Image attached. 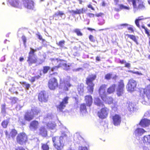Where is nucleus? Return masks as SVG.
<instances>
[{
  "label": "nucleus",
  "instance_id": "obj_1",
  "mask_svg": "<svg viewBox=\"0 0 150 150\" xmlns=\"http://www.w3.org/2000/svg\"><path fill=\"white\" fill-rule=\"evenodd\" d=\"M124 84L123 81H120L117 85L113 84L107 90V92L109 94L113 93L116 89V93L118 96H122L124 92Z\"/></svg>",
  "mask_w": 150,
  "mask_h": 150
},
{
  "label": "nucleus",
  "instance_id": "obj_2",
  "mask_svg": "<svg viewBox=\"0 0 150 150\" xmlns=\"http://www.w3.org/2000/svg\"><path fill=\"white\" fill-rule=\"evenodd\" d=\"M63 136L55 137L52 138V141L54 147L58 150H61L64 145V140Z\"/></svg>",
  "mask_w": 150,
  "mask_h": 150
},
{
  "label": "nucleus",
  "instance_id": "obj_3",
  "mask_svg": "<svg viewBox=\"0 0 150 150\" xmlns=\"http://www.w3.org/2000/svg\"><path fill=\"white\" fill-rule=\"evenodd\" d=\"M128 1L132 2L134 13L138 9L143 10L145 8L144 0H128Z\"/></svg>",
  "mask_w": 150,
  "mask_h": 150
},
{
  "label": "nucleus",
  "instance_id": "obj_4",
  "mask_svg": "<svg viewBox=\"0 0 150 150\" xmlns=\"http://www.w3.org/2000/svg\"><path fill=\"white\" fill-rule=\"evenodd\" d=\"M96 75H91L88 76L86 78V83L88 86L87 88L88 91L90 93H92L93 92L94 84L93 82L96 79Z\"/></svg>",
  "mask_w": 150,
  "mask_h": 150
},
{
  "label": "nucleus",
  "instance_id": "obj_5",
  "mask_svg": "<svg viewBox=\"0 0 150 150\" xmlns=\"http://www.w3.org/2000/svg\"><path fill=\"white\" fill-rule=\"evenodd\" d=\"M63 61H61L58 60L57 59H53L52 60V62L53 64H56V63H57L59 64L58 67L55 66L51 69L52 71H53L55 70H56L58 67H62L65 70H68L70 68V66L69 65H67L65 63H64Z\"/></svg>",
  "mask_w": 150,
  "mask_h": 150
},
{
  "label": "nucleus",
  "instance_id": "obj_6",
  "mask_svg": "<svg viewBox=\"0 0 150 150\" xmlns=\"http://www.w3.org/2000/svg\"><path fill=\"white\" fill-rule=\"evenodd\" d=\"M71 86L68 81H60L59 89L61 92H64L68 90V88Z\"/></svg>",
  "mask_w": 150,
  "mask_h": 150
},
{
  "label": "nucleus",
  "instance_id": "obj_7",
  "mask_svg": "<svg viewBox=\"0 0 150 150\" xmlns=\"http://www.w3.org/2000/svg\"><path fill=\"white\" fill-rule=\"evenodd\" d=\"M27 137L23 133L19 134L16 138L17 142L21 145L27 142Z\"/></svg>",
  "mask_w": 150,
  "mask_h": 150
},
{
  "label": "nucleus",
  "instance_id": "obj_8",
  "mask_svg": "<svg viewBox=\"0 0 150 150\" xmlns=\"http://www.w3.org/2000/svg\"><path fill=\"white\" fill-rule=\"evenodd\" d=\"M58 86V84L57 81L55 78H52L49 81L48 86L50 90H54Z\"/></svg>",
  "mask_w": 150,
  "mask_h": 150
},
{
  "label": "nucleus",
  "instance_id": "obj_9",
  "mask_svg": "<svg viewBox=\"0 0 150 150\" xmlns=\"http://www.w3.org/2000/svg\"><path fill=\"white\" fill-rule=\"evenodd\" d=\"M109 112V110L106 108H104L98 112V115L100 118L104 119L107 117Z\"/></svg>",
  "mask_w": 150,
  "mask_h": 150
},
{
  "label": "nucleus",
  "instance_id": "obj_10",
  "mask_svg": "<svg viewBox=\"0 0 150 150\" xmlns=\"http://www.w3.org/2000/svg\"><path fill=\"white\" fill-rule=\"evenodd\" d=\"M136 81L132 79L130 80L127 86V90L130 92L134 91L136 88Z\"/></svg>",
  "mask_w": 150,
  "mask_h": 150
},
{
  "label": "nucleus",
  "instance_id": "obj_11",
  "mask_svg": "<svg viewBox=\"0 0 150 150\" xmlns=\"http://www.w3.org/2000/svg\"><path fill=\"white\" fill-rule=\"evenodd\" d=\"M23 4L25 8L28 9H33L34 6L33 2L30 0H23Z\"/></svg>",
  "mask_w": 150,
  "mask_h": 150
},
{
  "label": "nucleus",
  "instance_id": "obj_12",
  "mask_svg": "<svg viewBox=\"0 0 150 150\" xmlns=\"http://www.w3.org/2000/svg\"><path fill=\"white\" fill-rule=\"evenodd\" d=\"M69 98L67 97L64 98L62 101L60 103V104L57 105L58 109H59L60 111H62V110L65 108L66 105L68 103V101Z\"/></svg>",
  "mask_w": 150,
  "mask_h": 150
},
{
  "label": "nucleus",
  "instance_id": "obj_13",
  "mask_svg": "<svg viewBox=\"0 0 150 150\" xmlns=\"http://www.w3.org/2000/svg\"><path fill=\"white\" fill-rule=\"evenodd\" d=\"M9 4L12 6L21 9L22 6L19 0H8Z\"/></svg>",
  "mask_w": 150,
  "mask_h": 150
},
{
  "label": "nucleus",
  "instance_id": "obj_14",
  "mask_svg": "<svg viewBox=\"0 0 150 150\" xmlns=\"http://www.w3.org/2000/svg\"><path fill=\"white\" fill-rule=\"evenodd\" d=\"M106 85H103L101 86L99 89V93L100 97L103 100H104L106 96L105 89Z\"/></svg>",
  "mask_w": 150,
  "mask_h": 150
},
{
  "label": "nucleus",
  "instance_id": "obj_15",
  "mask_svg": "<svg viewBox=\"0 0 150 150\" xmlns=\"http://www.w3.org/2000/svg\"><path fill=\"white\" fill-rule=\"evenodd\" d=\"M112 122L115 126H117L120 125L121 122V117L120 115L115 114L112 116Z\"/></svg>",
  "mask_w": 150,
  "mask_h": 150
},
{
  "label": "nucleus",
  "instance_id": "obj_16",
  "mask_svg": "<svg viewBox=\"0 0 150 150\" xmlns=\"http://www.w3.org/2000/svg\"><path fill=\"white\" fill-rule=\"evenodd\" d=\"M48 96L45 93L41 92L38 96V99L41 102H46L47 100Z\"/></svg>",
  "mask_w": 150,
  "mask_h": 150
},
{
  "label": "nucleus",
  "instance_id": "obj_17",
  "mask_svg": "<svg viewBox=\"0 0 150 150\" xmlns=\"http://www.w3.org/2000/svg\"><path fill=\"white\" fill-rule=\"evenodd\" d=\"M139 125L144 127H147L150 125V120L146 118L142 119L140 121Z\"/></svg>",
  "mask_w": 150,
  "mask_h": 150
},
{
  "label": "nucleus",
  "instance_id": "obj_18",
  "mask_svg": "<svg viewBox=\"0 0 150 150\" xmlns=\"http://www.w3.org/2000/svg\"><path fill=\"white\" fill-rule=\"evenodd\" d=\"M59 16H60L61 18H63V19H64L65 18V15L63 12L58 11L53 15V18L55 20H57L59 19Z\"/></svg>",
  "mask_w": 150,
  "mask_h": 150
},
{
  "label": "nucleus",
  "instance_id": "obj_19",
  "mask_svg": "<svg viewBox=\"0 0 150 150\" xmlns=\"http://www.w3.org/2000/svg\"><path fill=\"white\" fill-rule=\"evenodd\" d=\"M146 132L144 129L141 128H137L134 132V134L136 137L142 136L144 133Z\"/></svg>",
  "mask_w": 150,
  "mask_h": 150
},
{
  "label": "nucleus",
  "instance_id": "obj_20",
  "mask_svg": "<svg viewBox=\"0 0 150 150\" xmlns=\"http://www.w3.org/2000/svg\"><path fill=\"white\" fill-rule=\"evenodd\" d=\"M34 117L33 115L32 112L30 111H28L25 113L24 118L26 120L29 121L32 120Z\"/></svg>",
  "mask_w": 150,
  "mask_h": 150
},
{
  "label": "nucleus",
  "instance_id": "obj_21",
  "mask_svg": "<svg viewBox=\"0 0 150 150\" xmlns=\"http://www.w3.org/2000/svg\"><path fill=\"white\" fill-rule=\"evenodd\" d=\"M38 122L36 121H33L30 123V128L32 130H36L38 127Z\"/></svg>",
  "mask_w": 150,
  "mask_h": 150
},
{
  "label": "nucleus",
  "instance_id": "obj_22",
  "mask_svg": "<svg viewBox=\"0 0 150 150\" xmlns=\"http://www.w3.org/2000/svg\"><path fill=\"white\" fill-rule=\"evenodd\" d=\"M5 133L6 136L8 138H9L10 136L13 138L15 137L17 134V131L14 129L11 130L9 135L8 134V132L6 130L5 131Z\"/></svg>",
  "mask_w": 150,
  "mask_h": 150
},
{
  "label": "nucleus",
  "instance_id": "obj_23",
  "mask_svg": "<svg viewBox=\"0 0 150 150\" xmlns=\"http://www.w3.org/2000/svg\"><path fill=\"white\" fill-rule=\"evenodd\" d=\"M142 141L144 145H149L150 144V135L144 136Z\"/></svg>",
  "mask_w": 150,
  "mask_h": 150
},
{
  "label": "nucleus",
  "instance_id": "obj_24",
  "mask_svg": "<svg viewBox=\"0 0 150 150\" xmlns=\"http://www.w3.org/2000/svg\"><path fill=\"white\" fill-rule=\"evenodd\" d=\"M85 100L88 106H90L92 103V98L90 95H87L85 97Z\"/></svg>",
  "mask_w": 150,
  "mask_h": 150
},
{
  "label": "nucleus",
  "instance_id": "obj_25",
  "mask_svg": "<svg viewBox=\"0 0 150 150\" xmlns=\"http://www.w3.org/2000/svg\"><path fill=\"white\" fill-rule=\"evenodd\" d=\"M27 61L29 64L31 65L32 64L36 63L38 60L35 56H33L28 57Z\"/></svg>",
  "mask_w": 150,
  "mask_h": 150
},
{
  "label": "nucleus",
  "instance_id": "obj_26",
  "mask_svg": "<svg viewBox=\"0 0 150 150\" xmlns=\"http://www.w3.org/2000/svg\"><path fill=\"white\" fill-rule=\"evenodd\" d=\"M143 91L147 98H150V85L148 86L145 89H144Z\"/></svg>",
  "mask_w": 150,
  "mask_h": 150
},
{
  "label": "nucleus",
  "instance_id": "obj_27",
  "mask_svg": "<svg viewBox=\"0 0 150 150\" xmlns=\"http://www.w3.org/2000/svg\"><path fill=\"white\" fill-rule=\"evenodd\" d=\"M94 103L95 105L103 107L104 106L103 103L98 98H95Z\"/></svg>",
  "mask_w": 150,
  "mask_h": 150
},
{
  "label": "nucleus",
  "instance_id": "obj_28",
  "mask_svg": "<svg viewBox=\"0 0 150 150\" xmlns=\"http://www.w3.org/2000/svg\"><path fill=\"white\" fill-rule=\"evenodd\" d=\"M39 133L43 137H46L47 135V131L44 127H41L39 129Z\"/></svg>",
  "mask_w": 150,
  "mask_h": 150
},
{
  "label": "nucleus",
  "instance_id": "obj_29",
  "mask_svg": "<svg viewBox=\"0 0 150 150\" xmlns=\"http://www.w3.org/2000/svg\"><path fill=\"white\" fill-rule=\"evenodd\" d=\"M84 85L83 84H81L80 85L78 86L77 90L79 93L81 95H83V92Z\"/></svg>",
  "mask_w": 150,
  "mask_h": 150
},
{
  "label": "nucleus",
  "instance_id": "obj_30",
  "mask_svg": "<svg viewBox=\"0 0 150 150\" xmlns=\"http://www.w3.org/2000/svg\"><path fill=\"white\" fill-rule=\"evenodd\" d=\"M30 112L33 115L34 117V115H38L40 112V110L38 108L34 107L31 109V111Z\"/></svg>",
  "mask_w": 150,
  "mask_h": 150
},
{
  "label": "nucleus",
  "instance_id": "obj_31",
  "mask_svg": "<svg viewBox=\"0 0 150 150\" xmlns=\"http://www.w3.org/2000/svg\"><path fill=\"white\" fill-rule=\"evenodd\" d=\"M103 100L105 101L106 103H108L109 104H111L113 103V98L111 97H106V96L104 100Z\"/></svg>",
  "mask_w": 150,
  "mask_h": 150
},
{
  "label": "nucleus",
  "instance_id": "obj_32",
  "mask_svg": "<svg viewBox=\"0 0 150 150\" xmlns=\"http://www.w3.org/2000/svg\"><path fill=\"white\" fill-rule=\"evenodd\" d=\"M80 110L82 114L85 113L87 112V110L85 104H82L81 105Z\"/></svg>",
  "mask_w": 150,
  "mask_h": 150
},
{
  "label": "nucleus",
  "instance_id": "obj_33",
  "mask_svg": "<svg viewBox=\"0 0 150 150\" xmlns=\"http://www.w3.org/2000/svg\"><path fill=\"white\" fill-rule=\"evenodd\" d=\"M47 125L50 129H53L55 128L56 125L54 122H50L47 124Z\"/></svg>",
  "mask_w": 150,
  "mask_h": 150
},
{
  "label": "nucleus",
  "instance_id": "obj_34",
  "mask_svg": "<svg viewBox=\"0 0 150 150\" xmlns=\"http://www.w3.org/2000/svg\"><path fill=\"white\" fill-rule=\"evenodd\" d=\"M126 35L128 36V37L129 38L131 39L133 41H134L138 45V43L137 42V40L136 39V37L132 35H130L129 34H127Z\"/></svg>",
  "mask_w": 150,
  "mask_h": 150
},
{
  "label": "nucleus",
  "instance_id": "obj_35",
  "mask_svg": "<svg viewBox=\"0 0 150 150\" xmlns=\"http://www.w3.org/2000/svg\"><path fill=\"white\" fill-rule=\"evenodd\" d=\"M9 122V120L8 119L4 120L2 123L1 125L4 128H6Z\"/></svg>",
  "mask_w": 150,
  "mask_h": 150
},
{
  "label": "nucleus",
  "instance_id": "obj_36",
  "mask_svg": "<svg viewBox=\"0 0 150 150\" xmlns=\"http://www.w3.org/2000/svg\"><path fill=\"white\" fill-rule=\"evenodd\" d=\"M20 83L23 87L25 88L27 90H28L30 87V85L26 82H20Z\"/></svg>",
  "mask_w": 150,
  "mask_h": 150
},
{
  "label": "nucleus",
  "instance_id": "obj_37",
  "mask_svg": "<svg viewBox=\"0 0 150 150\" xmlns=\"http://www.w3.org/2000/svg\"><path fill=\"white\" fill-rule=\"evenodd\" d=\"M128 109L129 111H134V105L132 103H129L128 104Z\"/></svg>",
  "mask_w": 150,
  "mask_h": 150
},
{
  "label": "nucleus",
  "instance_id": "obj_38",
  "mask_svg": "<svg viewBox=\"0 0 150 150\" xmlns=\"http://www.w3.org/2000/svg\"><path fill=\"white\" fill-rule=\"evenodd\" d=\"M30 51L29 52V56L28 57H33V56H35L34 54V53L37 50L36 49L34 50L31 48H30Z\"/></svg>",
  "mask_w": 150,
  "mask_h": 150
},
{
  "label": "nucleus",
  "instance_id": "obj_39",
  "mask_svg": "<svg viewBox=\"0 0 150 150\" xmlns=\"http://www.w3.org/2000/svg\"><path fill=\"white\" fill-rule=\"evenodd\" d=\"M119 7L121 9H124L126 10H129L130 9L129 6H126L123 4L119 5Z\"/></svg>",
  "mask_w": 150,
  "mask_h": 150
},
{
  "label": "nucleus",
  "instance_id": "obj_40",
  "mask_svg": "<svg viewBox=\"0 0 150 150\" xmlns=\"http://www.w3.org/2000/svg\"><path fill=\"white\" fill-rule=\"evenodd\" d=\"M129 25L127 23L121 24L119 25H117L116 26V27H117V28L119 29H122L125 26H127Z\"/></svg>",
  "mask_w": 150,
  "mask_h": 150
},
{
  "label": "nucleus",
  "instance_id": "obj_41",
  "mask_svg": "<svg viewBox=\"0 0 150 150\" xmlns=\"http://www.w3.org/2000/svg\"><path fill=\"white\" fill-rule=\"evenodd\" d=\"M42 148L43 150H48L49 147L47 144H42Z\"/></svg>",
  "mask_w": 150,
  "mask_h": 150
},
{
  "label": "nucleus",
  "instance_id": "obj_42",
  "mask_svg": "<svg viewBox=\"0 0 150 150\" xmlns=\"http://www.w3.org/2000/svg\"><path fill=\"white\" fill-rule=\"evenodd\" d=\"M74 32L76 33L77 35L78 36H82V33L81 32L80 29H76L74 30Z\"/></svg>",
  "mask_w": 150,
  "mask_h": 150
},
{
  "label": "nucleus",
  "instance_id": "obj_43",
  "mask_svg": "<svg viewBox=\"0 0 150 150\" xmlns=\"http://www.w3.org/2000/svg\"><path fill=\"white\" fill-rule=\"evenodd\" d=\"M50 69V67L48 66H45L44 67L43 73L44 74L46 73L47 71Z\"/></svg>",
  "mask_w": 150,
  "mask_h": 150
},
{
  "label": "nucleus",
  "instance_id": "obj_44",
  "mask_svg": "<svg viewBox=\"0 0 150 150\" xmlns=\"http://www.w3.org/2000/svg\"><path fill=\"white\" fill-rule=\"evenodd\" d=\"M40 77V76L38 75L35 77H32L30 80V81L32 82H33L35 81V79H38Z\"/></svg>",
  "mask_w": 150,
  "mask_h": 150
},
{
  "label": "nucleus",
  "instance_id": "obj_45",
  "mask_svg": "<svg viewBox=\"0 0 150 150\" xmlns=\"http://www.w3.org/2000/svg\"><path fill=\"white\" fill-rule=\"evenodd\" d=\"M86 9L84 8H82L81 9H78V14L83 13L86 12Z\"/></svg>",
  "mask_w": 150,
  "mask_h": 150
},
{
  "label": "nucleus",
  "instance_id": "obj_46",
  "mask_svg": "<svg viewBox=\"0 0 150 150\" xmlns=\"http://www.w3.org/2000/svg\"><path fill=\"white\" fill-rule=\"evenodd\" d=\"M51 118V117L50 116L47 115L46 117L45 116L44 118V122H46L45 121H48L50 120Z\"/></svg>",
  "mask_w": 150,
  "mask_h": 150
},
{
  "label": "nucleus",
  "instance_id": "obj_47",
  "mask_svg": "<svg viewBox=\"0 0 150 150\" xmlns=\"http://www.w3.org/2000/svg\"><path fill=\"white\" fill-rule=\"evenodd\" d=\"M65 41L64 40H62L60 41L59 43L58 44V45L59 46H60L61 47H64V45Z\"/></svg>",
  "mask_w": 150,
  "mask_h": 150
},
{
  "label": "nucleus",
  "instance_id": "obj_48",
  "mask_svg": "<svg viewBox=\"0 0 150 150\" xmlns=\"http://www.w3.org/2000/svg\"><path fill=\"white\" fill-rule=\"evenodd\" d=\"M23 105V102H22L21 103H20V104H18V105L16 107V108L17 109H20V108H22Z\"/></svg>",
  "mask_w": 150,
  "mask_h": 150
},
{
  "label": "nucleus",
  "instance_id": "obj_49",
  "mask_svg": "<svg viewBox=\"0 0 150 150\" xmlns=\"http://www.w3.org/2000/svg\"><path fill=\"white\" fill-rule=\"evenodd\" d=\"M145 30V33L147 34L149 38L150 37V30H149L147 28L144 27L143 28Z\"/></svg>",
  "mask_w": 150,
  "mask_h": 150
},
{
  "label": "nucleus",
  "instance_id": "obj_50",
  "mask_svg": "<svg viewBox=\"0 0 150 150\" xmlns=\"http://www.w3.org/2000/svg\"><path fill=\"white\" fill-rule=\"evenodd\" d=\"M127 29L129 30V32L132 33L134 32V30L132 25H129L127 27Z\"/></svg>",
  "mask_w": 150,
  "mask_h": 150
},
{
  "label": "nucleus",
  "instance_id": "obj_51",
  "mask_svg": "<svg viewBox=\"0 0 150 150\" xmlns=\"http://www.w3.org/2000/svg\"><path fill=\"white\" fill-rule=\"evenodd\" d=\"M130 71L133 74H135L139 76L142 75V73L138 71Z\"/></svg>",
  "mask_w": 150,
  "mask_h": 150
},
{
  "label": "nucleus",
  "instance_id": "obj_52",
  "mask_svg": "<svg viewBox=\"0 0 150 150\" xmlns=\"http://www.w3.org/2000/svg\"><path fill=\"white\" fill-rule=\"evenodd\" d=\"M69 12L71 13H72L74 14H78V9H76V10H71L69 11Z\"/></svg>",
  "mask_w": 150,
  "mask_h": 150
},
{
  "label": "nucleus",
  "instance_id": "obj_53",
  "mask_svg": "<svg viewBox=\"0 0 150 150\" xmlns=\"http://www.w3.org/2000/svg\"><path fill=\"white\" fill-rule=\"evenodd\" d=\"M112 74H108L105 75V78L107 80L110 79L111 77Z\"/></svg>",
  "mask_w": 150,
  "mask_h": 150
},
{
  "label": "nucleus",
  "instance_id": "obj_54",
  "mask_svg": "<svg viewBox=\"0 0 150 150\" xmlns=\"http://www.w3.org/2000/svg\"><path fill=\"white\" fill-rule=\"evenodd\" d=\"M105 23V21L104 19H102L101 20L99 21V22L98 23V24L100 25H103Z\"/></svg>",
  "mask_w": 150,
  "mask_h": 150
},
{
  "label": "nucleus",
  "instance_id": "obj_55",
  "mask_svg": "<svg viewBox=\"0 0 150 150\" xmlns=\"http://www.w3.org/2000/svg\"><path fill=\"white\" fill-rule=\"evenodd\" d=\"M117 103H114V106H112V108L114 110H117Z\"/></svg>",
  "mask_w": 150,
  "mask_h": 150
},
{
  "label": "nucleus",
  "instance_id": "obj_56",
  "mask_svg": "<svg viewBox=\"0 0 150 150\" xmlns=\"http://www.w3.org/2000/svg\"><path fill=\"white\" fill-rule=\"evenodd\" d=\"M79 150H88V149L86 147L79 146Z\"/></svg>",
  "mask_w": 150,
  "mask_h": 150
},
{
  "label": "nucleus",
  "instance_id": "obj_57",
  "mask_svg": "<svg viewBox=\"0 0 150 150\" xmlns=\"http://www.w3.org/2000/svg\"><path fill=\"white\" fill-rule=\"evenodd\" d=\"M17 99L16 98H12V103H13L14 104L17 102Z\"/></svg>",
  "mask_w": 150,
  "mask_h": 150
},
{
  "label": "nucleus",
  "instance_id": "obj_58",
  "mask_svg": "<svg viewBox=\"0 0 150 150\" xmlns=\"http://www.w3.org/2000/svg\"><path fill=\"white\" fill-rule=\"evenodd\" d=\"M89 39L92 42H94L95 40L94 39V37L92 35H90L89 37Z\"/></svg>",
  "mask_w": 150,
  "mask_h": 150
},
{
  "label": "nucleus",
  "instance_id": "obj_59",
  "mask_svg": "<svg viewBox=\"0 0 150 150\" xmlns=\"http://www.w3.org/2000/svg\"><path fill=\"white\" fill-rule=\"evenodd\" d=\"M87 15L90 18L94 17V14L91 13H88Z\"/></svg>",
  "mask_w": 150,
  "mask_h": 150
},
{
  "label": "nucleus",
  "instance_id": "obj_60",
  "mask_svg": "<svg viewBox=\"0 0 150 150\" xmlns=\"http://www.w3.org/2000/svg\"><path fill=\"white\" fill-rule=\"evenodd\" d=\"M22 39L23 40L24 43L25 44L26 42V38L25 36H23Z\"/></svg>",
  "mask_w": 150,
  "mask_h": 150
},
{
  "label": "nucleus",
  "instance_id": "obj_61",
  "mask_svg": "<svg viewBox=\"0 0 150 150\" xmlns=\"http://www.w3.org/2000/svg\"><path fill=\"white\" fill-rule=\"evenodd\" d=\"M16 150H25L22 147H19L16 148Z\"/></svg>",
  "mask_w": 150,
  "mask_h": 150
},
{
  "label": "nucleus",
  "instance_id": "obj_62",
  "mask_svg": "<svg viewBox=\"0 0 150 150\" xmlns=\"http://www.w3.org/2000/svg\"><path fill=\"white\" fill-rule=\"evenodd\" d=\"M125 67L129 68L130 67V64L129 63H125Z\"/></svg>",
  "mask_w": 150,
  "mask_h": 150
},
{
  "label": "nucleus",
  "instance_id": "obj_63",
  "mask_svg": "<svg viewBox=\"0 0 150 150\" xmlns=\"http://www.w3.org/2000/svg\"><path fill=\"white\" fill-rule=\"evenodd\" d=\"M146 145H145L144 146H143L142 148L143 150H149V149L148 148L147 146H145Z\"/></svg>",
  "mask_w": 150,
  "mask_h": 150
},
{
  "label": "nucleus",
  "instance_id": "obj_64",
  "mask_svg": "<svg viewBox=\"0 0 150 150\" xmlns=\"http://www.w3.org/2000/svg\"><path fill=\"white\" fill-rule=\"evenodd\" d=\"M103 15V14L101 13H97L96 14V16L97 17L101 16Z\"/></svg>",
  "mask_w": 150,
  "mask_h": 150
}]
</instances>
